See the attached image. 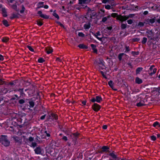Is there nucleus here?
Here are the masks:
<instances>
[{
    "label": "nucleus",
    "mask_w": 160,
    "mask_h": 160,
    "mask_svg": "<svg viewBox=\"0 0 160 160\" xmlns=\"http://www.w3.org/2000/svg\"><path fill=\"white\" fill-rule=\"evenodd\" d=\"M50 117H51V119H52L53 121H56L58 119V116L54 113H52L51 116H50Z\"/></svg>",
    "instance_id": "obj_16"
},
{
    "label": "nucleus",
    "mask_w": 160,
    "mask_h": 160,
    "mask_svg": "<svg viewBox=\"0 0 160 160\" xmlns=\"http://www.w3.org/2000/svg\"><path fill=\"white\" fill-rule=\"evenodd\" d=\"M145 22H139L138 23V26L140 27H142L144 25Z\"/></svg>",
    "instance_id": "obj_43"
},
{
    "label": "nucleus",
    "mask_w": 160,
    "mask_h": 160,
    "mask_svg": "<svg viewBox=\"0 0 160 160\" xmlns=\"http://www.w3.org/2000/svg\"><path fill=\"white\" fill-rule=\"evenodd\" d=\"M159 123V122H158L156 121V122H153V123L152 125V126L153 127H154L155 128H158L157 127L158 126V125Z\"/></svg>",
    "instance_id": "obj_36"
},
{
    "label": "nucleus",
    "mask_w": 160,
    "mask_h": 160,
    "mask_svg": "<svg viewBox=\"0 0 160 160\" xmlns=\"http://www.w3.org/2000/svg\"><path fill=\"white\" fill-rule=\"evenodd\" d=\"M93 35L98 40L100 41L104 40L105 39H107V37H101V34L100 32L98 31L96 33L93 34Z\"/></svg>",
    "instance_id": "obj_7"
},
{
    "label": "nucleus",
    "mask_w": 160,
    "mask_h": 160,
    "mask_svg": "<svg viewBox=\"0 0 160 160\" xmlns=\"http://www.w3.org/2000/svg\"><path fill=\"white\" fill-rule=\"evenodd\" d=\"M98 66L99 67V69L103 70L105 68V66L104 64V62H103L100 65H99Z\"/></svg>",
    "instance_id": "obj_28"
},
{
    "label": "nucleus",
    "mask_w": 160,
    "mask_h": 160,
    "mask_svg": "<svg viewBox=\"0 0 160 160\" xmlns=\"http://www.w3.org/2000/svg\"><path fill=\"white\" fill-rule=\"evenodd\" d=\"M140 39L139 38H135L132 39V41L133 42H137L139 41Z\"/></svg>",
    "instance_id": "obj_54"
},
{
    "label": "nucleus",
    "mask_w": 160,
    "mask_h": 160,
    "mask_svg": "<svg viewBox=\"0 0 160 160\" xmlns=\"http://www.w3.org/2000/svg\"><path fill=\"white\" fill-rule=\"evenodd\" d=\"M29 107L30 108H33L34 106V102L33 101H30L29 102Z\"/></svg>",
    "instance_id": "obj_37"
},
{
    "label": "nucleus",
    "mask_w": 160,
    "mask_h": 160,
    "mask_svg": "<svg viewBox=\"0 0 160 160\" xmlns=\"http://www.w3.org/2000/svg\"><path fill=\"white\" fill-rule=\"evenodd\" d=\"M9 38L8 37H4L2 39V41L3 42H7L8 41Z\"/></svg>",
    "instance_id": "obj_33"
},
{
    "label": "nucleus",
    "mask_w": 160,
    "mask_h": 160,
    "mask_svg": "<svg viewBox=\"0 0 160 160\" xmlns=\"http://www.w3.org/2000/svg\"><path fill=\"white\" fill-rule=\"evenodd\" d=\"M135 82L138 84H140L142 82V81L138 77H136L135 79Z\"/></svg>",
    "instance_id": "obj_21"
},
{
    "label": "nucleus",
    "mask_w": 160,
    "mask_h": 160,
    "mask_svg": "<svg viewBox=\"0 0 160 160\" xmlns=\"http://www.w3.org/2000/svg\"><path fill=\"white\" fill-rule=\"evenodd\" d=\"M105 8L108 10H109L112 8L111 7V6L109 4L105 5Z\"/></svg>",
    "instance_id": "obj_42"
},
{
    "label": "nucleus",
    "mask_w": 160,
    "mask_h": 160,
    "mask_svg": "<svg viewBox=\"0 0 160 160\" xmlns=\"http://www.w3.org/2000/svg\"><path fill=\"white\" fill-rule=\"evenodd\" d=\"M155 101V104L158 105H160V101Z\"/></svg>",
    "instance_id": "obj_59"
},
{
    "label": "nucleus",
    "mask_w": 160,
    "mask_h": 160,
    "mask_svg": "<svg viewBox=\"0 0 160 160\" xmlns=\"http://www.w3.org/2000/svg\"><path fill=\"white\" fill-rule=\"evenodd\" d=\"M84 27L85 29H89L90 27V23L89 22H88L84 24Z\"/></svg>",
    "instance_id": "obj_22"
},
{
    "label": "nucleus",
    "mask_w": 160,
    "mask_h": 160,
    "mask_svg": "<svg viewBox=\"0 0 160 160\" xmlns=\"http://www.w3.org/2000/svg\"><path fill=\"white\" fill-rule=\"evenodd\" d=\"M13 138L15 143H18L19 145H20L22 143V139L20 137L15 136L13 137Z\"/></svg>",
    "instance_id": "obj_9"
},
{
    "label": "nucleus",
    "mask_w": 160,
    "mask_h": 160,
    "mask_svg": "<svg viewBox=\"0 0 160 160\" xmlns=\"http://www.w3.org/2000/svg\"><path fill=\"white\" fill-rule=\"evenodd\" d=\"M125 48L126 49V51H125V52H128L130 51V49L129 46H126Z\"/></svg>",
    "instance_id": "obj_49"
},
{
    "label": "nucleus",
    "mask_w": 160,
    "mask_h": 160,
    "mask_svg": "<svg viewBox=\"0 0 160 160\" xmlns=\"http://www.w3.org/2000/svg\"><path fill=\"white\" fill-rule=\"evenodd\" d=\"M109 156H111L113 159H114L119 158V157H117V155L115 154L114 153V152L113 151L112 152L110 153L109 154Z\"/></svg>",
    "instance_id": "obj_15"
},
{
    "label": "nucleus",
    "mask_w": 160,
    "mask_h": 160,
    "mask_svg": "<svg viewBox=\"0 0 160 160\" xmlns=\"http://www.w3.org/2000/svg\"><path fill=\"white\" fill-rule=\"evenodd\" d=\"M111 17L110 15H108L107 17H105L102 18V21L103 22L107 21L108 19L110 18Z\"/></svg>",
    "instance_id": "obj_32"
},
{
    "label": "nucleus",
    "mask_w": 160,
    "mask_h": 160,
    "mask_svg": "<svg viewBox=\"0 0 160 160\" xmlns=\"http://www.w3.org/2000/svg\"><path fill=\"white\" fill-rule=\"evenodd\" d=\"M101 99L102 98L101 97L99 96H96V98H92L90 100H101Z\"/></svg>",
    "instance_id": "obj_39"
},
{
    "label": "nucleus",
    "mask_w": 160,
    "mask_h": 160,
    "mask_svg": "<svg viewBox=\"0 0 160 160\" xmlns=\"http://www.w3.org/2000/svg\"><path fill=\"white\" fill-rule=\"evenodd\" d=\"M5 82L2 79H0V85H3Z\"/></svg>",
    "instance_id": "obj_56"
},
{
    "label": "nucleus",
    "mask_w": 160,
    "mask_h": 160,
    "mask_svg": "<svg viewBox=\"0 0 160 160\" xmlns=\"http://www.w3.org/2000/svg\"><path fill=\"white\" fill-rule=\"evenodd\" d=\"M73 128H71V140H72L71 142V146L72 148H73V149H77L78 147V138L79 133L77 132H72Z\"/></svg>",
    "instance_id": "obj_1"
},
{
    "label": "nucleus",
    "mask_w": 160,
    "mask_h": 160,
    "mask_svg": "<svg viewBox=\"0 0 160 160\" xmlns=\"http://www.w3.org/2000/svg\"><path fill=\"white\" fill-rule=\"evenodd\" d=\"M78 47L80 48L87 49L88 47L83 44H80L78 45Z\"/></svg>",
    "instance_id": "obj_29"
},
{
    "label": "nucleus",
    "mask_w": 160,
    "mask_h": 160,
    "mask_svg": "<svg viewBox=\"0 0 160 160\" xmlns=\"http://www.w3.org/2000/svg\"><path fill=\"white\" fill-rule=\"evenodd\" d=\"M59 158H60V159H61L63 157L61 155H60V154H59L58 155V156L57 157V158H56V160H58V159Z\"/></svg>",
    "instance_id": "obj_57"
},
{
    "label": "nucleus",
    "mask_w": 160,
    "mask_h": 160,
    "mask_svg": "<svg viewBox=\"0 0 160 160\" xmlns=\"http://www.w3.org/2000/svg\"><path fill=\"white\" fill-rule=\"evenodd\" d=\"M134 15V14H130L128 16H120L118 18L121 20V22H123L126 21L129 18H132Z\"/></svg>",
    "instance_id": "obj_5"
},
{
    "label": "nucleus",
    "mask_w": 160,
    "mask_h": 160,
    "mask_svg": "<svg viewBox=\"0 0 160 160\" xmlns=\"http://www.w3.org/2000/svg\"><path fill=\"white\" fill-rule=\"evenodd\" d=\"M120 16H122L121 15H118L117 13H112L111 14L112 17H113V18L116 17L117 19L118 20H120V21H121V20L120 19H118V17H119Z\"/></svg>",
    "instance_id": "obj_20"
},
{
    "label": "nucleus",
    "mask_w": 160,
    "mask_h": 160,
    "mask_svg": "<svg viewBox=\"0 0 160 160\" xmlns=\"http://www.w3.org/2000/svg\"><path fill=\"white\" fill-rule=\"evenodd\" d=\"M35 153L37 154H40L42 152L41 148L39 147H37L34 150Z\"/></svg>",
    "instance_id": "obj_14"
},
{
    "label": "nucleus",
    "mask_w": 160,
    "mask_h": 160,
    "mask_svg": "<svg viewBox=\"0 0 160 160\" xmlns=\"http://www.w3.org/2000/svg\"><path fill=\"white\" fill-rule=\"evenodd\" d=\"M91 46L92 47V49L93 50V52L95 53H97V50L96 48V46L93 44H91Z\"/></svg>",
    "instance_id": "obj_24"
},
{
    "label": "nucleus",
    "mask_w": 160,
    "mask_h": 160,
    "mask_svg": "<svg viewBox=\"0 0 160 160\" xmlns=\"http://www.w3.org/2000/svg\"><path fill=\"white\" fill-rule=\"evenodd\" d=\"M55 11H56L55 10L53 11L52 15L54 17H55L58 20H59V17L58 15L56 13Z\"/></svg>",
    "instance_id": "obj_35"
},
{
    "label": "nucleus",
    "mask_w": 160,
    "mask_h": 160,
    "mask_svg": "<svg viewBox=\"0 0 160 160\" xmlns=\"http://www.w3.org/2000/svg\"><path fill=\"white\" fill-rule=\"evenodd\" d=\"M25 10V8L24 7L23 5L22 6V10H20V12L21 13H22L24 12V11Z\"/></svg>",
    "instance_id": "obj_47"
},
{
    "label": "nucleus",
    "mask_w": 160,
    "mask_h": 160,
    "mask_svg": "<svg viewBox=\"0 0 160 160\" xmlns=\"http://www.w3.org/2000/svg\"><path fill=\"white\" fill-rule=\"evenodd\" d=\"M38 5V8H42L44 6V2H39Z\"/></svg>",
    "instance_id": "obj_27"
},
{
    "label": "nucleus",
    "mask_w": 160,
    "mask_h": 160,
    "mask_svg": "<svg viewBox=\"0 0 160 160\" xmlns=\"http://www.w3.org/2000/svg\"><path fill=\"white\" fill-rule=\"evenodd\" d=\"M101 101H91L94 102V103L92 105V108L93 110L95 112H98L101 108V107L99 104L95 103V102H97L98 103H100Z\"/></svg>",
    "instance_id": "obj_4"
},
{
    "label": "nucleus",
    "mask_w": 160,
    "mask_h": 160,
    "mask_svg": "<svg viewBox=\"0 0 160 160\" xmlns=\"http://www.w3.org/2000/svg\"><path fill=\"white\" fill-rule=\"evenodd\" d=\"M124 54H125L124 53H121L118 55V58L120 61L122 60V57Z\"/></svg>",
    "instance_id": "obj_41"
},
{
    "label": "nucleus",
    "mask_w": 160,
    "mask_h": 160,
    "mask_svg": "<svg viewBox=\"0 0 160 160\" xmlns=\"http://www.w3.org/2000/svg\"><path fill=\"white\" fill-rule=\"evenodd\" d=\"M44 134L45 135V136L47 137L48 138V139H49V138L50 137L51 135L50 134V132H48L47 131H45L44 132Z\"/></svg>",
    "instance_id": "obj_31"
},
{
    "label": "nucleus",
    "mask_w": 160,
    "mask_h": 160,
    "mask_svg": "<svg viewBox=\"0 0 160 160\" xmlns=\"http://www.w3.org/2000/svg\"><path fill=\"white\" fill-rule=\"evenodd\" d=\"M57 23L58 24H59V25H60V26L61 27H64V26L60 22H57Z\"/></svg>",
    "instance_id": "obj_61"
},
{
    "label": "nucleus",
    "mask_w": 160,
    "mask_h": 160,
    "mask_svg": "<svg viewBox=\"0 0 160 160\" xmlns=\"http://www.w3.org/2000/svg\"><path fill=\"white\" fill-rule=\"evenodd\" d=\"M38 61L39 63H42L44 62L45 60L42 58H40L38 59Z\"/></svg>",
    "instance_id": "obj_44"
},
{
    "label": "nucleus",
    "mask_w": 160,
    "mask_h": 160,
    "mask_svg": "<svg viewBox=\"0 0 160 160\" xmlns=\"http://www.w3.org/2000/svg\"><path fill=\"white\" fill-rule=\"evenodd\" d=\"M103 62H104L102 59L98 58L95 60L94 63V64H95L96 65L98 66Z\"/></svg>",
    "instance_id": "obj_11"
},
{
    "label": "nucleus",
    "mask_w": 160,
    "mask_h": 160,
    "mask_svg": "<svg viewBox=\"0 0 160 160\" xmlns=\"http://www.w3.org/2000/svg\"><path fill=\"white\" fill-rule=\"evenodd\" d=\"M78 4L82 5V6H84L83 8H85L87 7V5H85L87 4L88 3L90 2L89 0H78Z\"/></svg>",
    "instance_id": "obj_8"
},
{
    "label": "nucleus",
    "mask_w": 160,
    "mask_h": 160,
    "mask_svg": "<svg viewBox=\"0 0 160 160\" xmlns=\"http://www.w3.org/2000/svg\"><path fill=\"white\" fill-rule=\"evenodd\" d=\"M127 22L128 24H131L133 22V21L132 19H129L128 20Z\"/></svg>",
    "instance_id": "obj_55"
},
{
    "label": "nucleus",
    "mask_w": 160,
    "mask_h": 160,
    "mask_svg": "<svg viewBox=\"0 0 160 160\" xmlns=\"http://www.w3.org/2000/svg\"><path fill=\"white\" fill-rule=\"evenodd\" d=\"M150 139L152 141H155L157 139V138L154 135H152L150 137Z\"/></svg>",
    "instance_id": "obj_38"
},
{
    "label": "nucleus",
    "mask_w": 160,
    "mask_h": 160,
    "mask_svg": "<svg viewBox=\"0 0 160 160\" xmlns=\"http://www.w3.org/2000/svg\"><path fill=\"white\" fill-rule=\"evenodd\" d=\"M154 67V65H152L149 68V74L151 76H152V75L154 74L156 72L157 69L156 68H153Z\"/></svg>",
    "instance_id": "obj_10"
},
{
    "label": "nucleus",
    "mask_w": 160,
    "mask_h": 160,
    "mask_svg": "<svg viewBox=\"0 0 160 160\" xmlns=\"http://www.w3.org/2000/svg\"><path fill=\"white\" fill-rule=\"evenodd\" d=\"M8 90L7 88H3L2 90V92L4 94H6L8 92Z\"/></svg>",
    "instance_id": "obj_46"
},
{
    "label": "nucleus",
    "mask_w": 160,
    "mask_h": 160,
    "mask_svg": "<svg viewBox=\"0 0 160 160\" xmlns=\"http://www.w3.org/2000/svg\"><path fill=\"white\" fill-rule=\"evenodd\" d=\"M12 8L16 11H18L17 6L16 4H13L12 5Z\"/></svg>",
    "instance_id": "obj_40"
},
{
    "label": "nucleus",
    "mask_w": 160,
    "mask_h": 160,
    "mask_svg": "<svg viewBox=\"0 0 160 160\" xmlns=\"http://www.w3.org/2000/svg\"><path fill=\"white\" fill-rule=\"evenodd\" d=\"M2 14L3 17H6L7 16V12L5 8H3L2 9Z\"/></svg>",
    "instance_id": "obj_18"
},
{
    "label": "nucleus",
    "mask_w": 160,
    "mask_h": 160,
    "mask_svg": "<svg viewBox=\"0 0 160 160\" xmlns=\"http://www.w3.org/2000/svg\"><path fill=\"white\" fill-rule=\"evenodd\" d=\"M128 102L131 104L132 106H136L138 107H140L143 106H147L149 103H145L147 101H128Z\"/></svg>",
    "instance_id": "obj_2"
},
{
    "label": "nucleus",
    "mask_w": 160,
    "mask_h": 160,
    "mask_svg": "<svg viewBox=\"0 0 160 160\" xmlns=\"http://www.w3.org/2000/svg\"><path fill=\"white\" fill-rule=\"evenodd\" d=\"M23 88L19 89L18 90V91H19L21 94H22L23 92Z\"/></svg>",
    "instance_id": "obj_63"
},
{
    "label": "nucleus",
    "mask_w": 160,
    "mask_h": 160,
    "mask_svg": "<svg viewBox=\"0 0 160 160\" xmlns=\"http://www.w3.org/2000/svg\"><path fill=\"white\" fill-rule=\"evenodd\" d=\"M127 24L122 23L121 25V28L122 29H124L126 28Z\"/></svg>",
    "instance_id": "obj_50"
},
{
    "label": "nucleus",
    "mask_w": 160,
    "mask_h": 160,
    "mask_svg": "<svg viewBox=\"0 0 160 160\" xmlns=\"http://www.w3.org/2000/svg\"><path fill=\"white\" fill-rule=\"evenodd\" d=\"M3 24L6 27L9 26V25L8 24V22L6 20H4L2 21Z\"/></svg>",
    "instance_id": "obj_34"
},
{
    "label": "nucleus",
    "mask_w": 160,
    "mask_h": 160,
    "mask_svg": "<svg viewBox=\"0 0 160 160\" xmlns=\"http://www.w3.org/2000/svg\"><path fill=\"white\" fill-rule=\"evenodd\" d=\"M46 50L47 54H50L53 52V49L52 48L47 47L46 48Z\"/></svg>",
    "instance_id": "obj_17"
},
{
    "label": "nucleus",
    "mask_w": 160,
    "mask_h": 160,
    "mask_svg": "<svg viewBox=\"0 0 160 160\" xmlns=\"http://www.w3.org/2000/svg\"><path fill=\"white\" fill-rule=\"evenodd\" d=\"M155 18L154 17V18H151L150 19H148L147 20V22L148 23H153L155 22Z\"/></svg>",
    "instance_id": "obj_23"
},
{
    "label": "nucleus",
    "mask_w": 160,
    "mask_h": 160,
    "mask_svg": "<svg viewBox=\"0 0 160 160\" xmlns=\"http://www.w3.org/2000/svg\"><path fill=\"white\" fill-rule=\"evenodd\" d=\"M147 36L149 39H152V37L153 36V32L151 31L148 30L147 31Z\"/></svg>",
    "instance_id": "obj_12"
},
{
    "label": "nucleus",
    "mask_w": 160,
    "mask_h": 160,
    "mask_svg": "<svg viewBox=\"0 0 160 160\" xmlns=\"http://www.w3.org/2000/svg\"><path fill=\"white\" fill-rule=\"evenodd\" d=\"M147 40V39L145 37H144L142 38V44H145Z\"/></svg>",
    "instance_id": "obj_45"
},
{
    "label": "nucleus",
    "mask_w": 160,
    "mask_h": 160,
    "mask_svg": "<svg viewBox=\"0 0 160 160\" xmlns=\"http://www.w3.org/2000/svg\"><path fill=\"white\" fill-rule=\"evenodd\" d=\"M110 148L107 146H103L101 148V150L99 151V152L102 153L103 152H109Z\"/></svg>",
    "instance_id": "obj_6"
},
{
    "label": "nucleus",
    "mask_w": 160,
    "mask_h": 160,
    "mask_svg": "<svg viewBox=\"0 0 160 160\" xmlns=\"http://www.w3.org/2000/svg\"><path fill=\"white\" fill-rule=\"evenodd\" d=\"M108 84L109 86L113 90H117L116 89H115L114 88L113 85V83L112 81L110 80V81L108 82Z\"/></svg>",
    "instance_id": "obj_25"
},
{
    "label": "nucleus",
    "mask_w": 160,
    "mask_h": 160,
    "mask_svg": "<svg viewBox=\"0 0 160 160\" xmlns=\"http://www.w3.org/2000/svg\"><path fill=\"white\" fill-rule=\"evenodd\" d=\"M101 73L102 76H103V77L104 78H107V77H106L105 75L104 74V73L103 72L101 71Z\"/></svg>",
    "instance_id": "obj_62"
},
{
    "label": "nucleus",
    "mask_w": 160,
    "mask_h": 160,
    "mask_svg": "<svg viewBox=\"0 0 160 160\" xmlns=\"http://www.w3.org/2000/svg\"><path fill=\"white\" fill-rule=\"evenodd\" d=\"M28 144L31 147L34 148L37 145V144L35 142H29Z\"/></svg>",
    "instance_id": "obj_19"
},
{
    "label": "nucleus",
    "mask_w": 160,
    "mask_h": 160,
    "mask_svg": "<svg viewBox=\"0 0 160 160\" xmlns=\"http://www.w3.org/2000/svg\"><path fill=\"white\" fill-rule=\"evenodd\" d=\"M46 116V115L45 114V115H42V116H41V117H40V119L41 120H43V119H44L45 118Z\"/></svg>",
    "instance_id": "obj_60"
},
{
    "label": "nucleus",
    "mask_w": 160,
    "mask_h": 160,
    "mask_svg": "<svg viewBox=\"0 0 160 160\" xmlns=\"http://www.w3.org/2000/svg\"><path fill=\"white\" fill-rule=\"evenodd\" d=\"M62 139L65 141L68 140L67 137L65 136H64L62 137Z\"/></svg>",
    "instance_id": "obj_64"
},
{
    "label": "nucleus",
    "mask_w": 160,
    "mask_h": 160,
    "mask_svg": "<svg viewBox=\"0 0 160 160\" xmlns=\"http://www.w3.org/2000/svg\"><path fill=\"white\" fill-rule=\"evenodd\" d=\"M78 35L79 36L81 37H84L85 36V34L81 32H79L78 33Z\"/></svg>",
    "instance_id": "obj_51"
},
{
    "label": "nucleus",
    "mask_w": 160,
    "mask_h": 160,
    "mask_svg": "<svg viewBox=\"0 0 160 160\" xmlns=\"http://www.w3.org/2000/svg\"><path fill=\"white\" fill-rule=\"evenodd\" d=\"M27 48L29 49V50L32 52H34V49L32 48L29 46H27Z\"/></svg>",
    "instance_id": "obj_52"
},
{
    "label": "nucleus",
    "mask_w": 160,
    "mask_h": 160,
    "mask_svg": "<svg viewBox=\"0 0 160 160\" xmlns=\"http://www.w3.org/2000/svg\"><path fill=\"white\" fill-rule=\"evenodd\" d=\"M28 140L30 142H31L33 141L34 139L33 137H29Z\"/></svg>",
    "instance_id": "obj_58"
},
{
    "label": "nucleus",
    "mask_w": 160,
    "mask_h": 160,
    "mask_svg": "<svg viewBox=\"0 0 160 160\" xmlns=\"http://www.w3.org/2000/svg\"><path fill=\"white\" fill-rule=\"evenodd\" d=\"M38 14L40 17L42 18L45 19H48L49 18L48 16L44 15L42 13V12L41 11H38Z\"/></svg>",
    "instance_id": "obj_13"
},
{
    "label": "nucleus",
    "mask_w": 160,
    "mask_h": 160,
    "mask_svg": "<svg viewBox=\"0 0 160 160\" xmlns=\"http://www.w3.org/2000/svg\"><path fill=\"white\" fill-rule=\"evenodd\" d=\"M37 24L39 26H41L43 24V23L41 21L38 20L37 21Z\"/></svg>",
    "instance_id": "obj_53"
},
{
    "label": "nucleus",
    "mask_w": 160,
    "mask_h": 160,
    "mask_svg": "<svg viewBox=\"0 0 160 160\" xmlns=\"http://www.w3.org/2000/svg\"><path fill=\"white\" fill-rule=\"evenodd\" d=\"M17 121L18 124L21 123L22 122V120L21 118H18L17 119Z\"/></svg>",
    "instance_id": "obj_48"
},
{
    "label": "nucleus",
    "mask_w": 160,
    "mask_h": 160,
    "mask_svg": "<svg viewBox=\"0 0 160 160\" xmlns=\"http://www.w3.org/2000/svg\"><path fill=\"white\" fill-rule=\"evenodd\" d=\"M0 143L5 147L9 146L10 141L7 135H2L0 137Z\"/></svg>",
    "instance_id": "obj_3"
},
{
    "label": "nucleus",
    "mask_w": 160,
    "mask_h": 160,
    "mask_svg": "<svg viewBox=\"0 0 160 160\" xmlns=\"http://www.w3.org/2000/svg\"><path fill=\"white\" fill-rule=\"evenodd\" d=\"M18 15L17 14L13 13L12 14V16H11L10 18L12 19L14 18H18Z\"/></svg>",
    "instance_id": "obj_30"
},
{
    "label": "nucleus",
    "mask_w": 160,
    "mask_h": 160,
    "mask_svg": "<svg viewBox=\"0 0 160 160\" xmlns=\"http://www.w3.org/2000/svg\"><path fill=\"white\" fill-rule=\"evenodd\" d=\"M143 68L141 67L138 68L136 70V74L137 75L140 73V72L142 70Z\"/></svg>",
    "instance_id": "obj_26"
}]
</instances>
